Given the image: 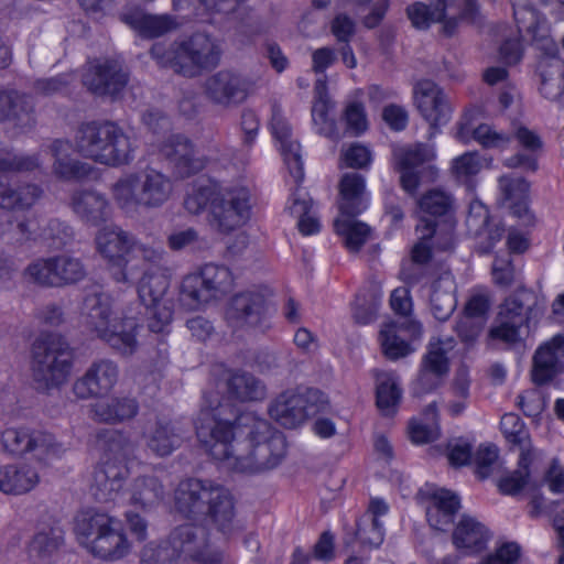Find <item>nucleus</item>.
Returning a JSON list of instances; mask_svg holds the SVG:
<instances>
[{"instance_id": "obj_1", "label": "nucleus", "mask_w": 564, "mask_h": 564, "mask_svg": "<svg viewBox=\"0 0 564 564\" xmlns=\"http://www.w3.org/2000/svg\"><path fill=\"white\" fill-rule=\"evenodd\" d=\"M228 402L215 391H206L196 421V435L217 460L243 474H260L276 468L286 457L282 432L253 412L228 420Z\"/></svg>"}, {"instance_id": "obj_2", "label": "nucleus", "mask_w": 564, "mask_h": 564, "mask_svg": "<svg viewBox=\"0 0 564 564\" xmlns=\"http://www.w3.org/2000/svg\"><path fill=\"white\" fill-rule=\"evenodd\" d=\"M175 511L185 519L210 524L224 534L237 528V503L232 492L210 479L187 478L174 490Z\"/></svg>"}, {"instance_id": "obj_3", "label": "nucleus", "mask_w": 564, "mask_h": 564, "mask_svg": "<svg viewBox=\"0 0 564 564\" xmlns=\"http://www.w3.org/2000/svg\"><path fill=\"white\" fill-rule=\"evenodd\" d=\"M183 205L193 215L207 210L208 226L220 235H229L242 227L251 216V195L242 186L196 184L185 196Z\"/></svg>"}, {"instance_id": "obj_4", "label": "nucleus", "mask_w": 564, "mask_h": 564, "mask_svg": "<svg viewBox=\"0 0 564 564\" xmlns=\"http://www.w3.org/2000/svg\"><path fill=\"white\" fill-rule=\"evenodd\" d=\"M74 145L83 158L106 166L118 167L133 160L131 138L113 121L82 122L76 129Z\"/></svg>"}, {"instance_id": "obj_5", "label": "nucleus", "mask_w": 564, "mask_h": 564, "mask_svg": "<svg viewBox=\"0 0 564 564\" xmlns=\"http://www.w3.org/2000/svg\"><path fill=\"white\" fill-rule=\"evenodd\" d=\"M82 317L85 327L119 356L130 357L138 350L137 336L140 325L137 318L115 315L108 296L102 294L86 296Z\"/></svg>"}, {"instance_id": "obj_6", "label": "nucleus", "mask_w": 564, "mask_h": 564, "mask_svg": "<svg viewBox=\"0 0 564 564\" xmlns=\"http://www.w3.org/2000/svg\"><path fill=\"white\" fill-rule=\"evenodd\" d=\"M151 56L163 67L186 77H196L203 70L219 64L221 50L217 41L206 33H195L186 40L174 42L169 47L155 43Z\"/></svg>"}, {"instance_id": "obj_7", "label": "nucleus", "mask_w": 564, "mask_h": 564, "mask_svg": "<svg viewBox=\"0 0 564 564\" xmlns=\"http://www.w3.org/2000/svg\"><path fill=\"white\" fill-rule=\"evenodd\" d=\"M117 205L127 213L159 208L173 193V182L163 172L147 166L120 177L111 187Z\"/></svg>"}, {"instance_id": "obj_8", "label": "nucleus", "mask_w": 564, "mask_h": 564, "mask_svg": "<svg viewBox=\"0 0 564 564\" xmlns=\"http://www.w3.org/2000/svg\"><path fill=\"white\" fill-rule=\"evenodd\" d=\"M74 362V351L58 334H41L31 346L30 369L37 389H58L67 382Z\"/></svg>"}, {"instance_id": "obj_9", "label": "nucleus", "mask_w": 564, "mask_h": 564, "mask_svg": "<svg viewBox=\"0 0 564 564\" xmlns=\"http://www.w3.org/2000/svg\"><path fill=\"white\" fill-rule=\"evenodd\" d=\"M75 531L80 544L101 560L117 561L130 552L131 544L119 521L107 513L83 512L76 520Z\"/></svg>"}, {"instance_id": "obj_10", "label": "nucleus", "mask_w": 564, "mask_h": 564, "mask_svg": "<svg viewBox=\"0 0 564 564\" xmlns=\"http://www.w3.org/2000/svg\"><path fill=\"white\" fill-rule=\"evenodd\" d=\"M234 275L223 264L206 263L197 272L184 276L180 302L189 311H196L212 301L225 297L234 289Z\"/></svg>"}, {"instance_id": "obj_11", "label": "nucleus", "mask_w": 564, "mask_h": 564, "mask_svg": "<svg viewBox=\"0 0 564 564\" xmlns=\"http://www.w3.org/2000/svg\"><path fill=\"white\" fill-rule=\"evenodd\" d=\"M0 443L4 453L17 457L29 455L45 466L59 459L66 452L55 435L29 425L7 427L0 434Z\"/></svg>"}, {"instance_id": "obj_12", "label": "nucleus", "mask_w": 564, "mask_h": 564, "mask_svg": "<svg viewBox=\"0 0 564 564\" xmlns=\"http://www.w3.org/2000/svg\"><path fill=\"white\" fill-rule=\"evenodd\" d=\"M534 295L527 290H519L500 305L496 324L489 329V338L514 347L522 344L528 335Z\"/></svg>"}, {"instance_id": "obj_13", "label": "nucleus", "mask_w": 564, "mask_h": 564, "mask_svg": "<svg viewBox=\"0 0 564 564\" xmlns=\"http://www.w3.org/2000/svg\"><path fill=\"white\" fill-rule=\"evenodd\" d=\"M87 274L83 261L70 254H56L31 261L23 271L24 280L39 288H64L76 284Z\"/></svg>"}, {"instance_id": "obj_14", "label": "nucleus", "mask_w": 564, "mask_h": 564, "mask_svg": "<svg viewBox=\"0 0 564 564\" xmlns=\"http://www.w3.org/2000/svg\"><path fill=\"white\" fill-rule=\"evenodd\" d=\"M169 282L158 270H145L138 284V295L149 314V328L160 333L173 317L172 307L164 300Z\"/></svg>"}, {"instance_id": "obj_15", "label": "nucleus", "mask_w": 564, "mask_h": 564, "mask_svg": "<svg viewBox=\"0 0 564 564\" xmlns=\"http://www.w3.org/2000/svg\"><path fill=\"white\" fill-rule=\"evenodd\" d=\"M321 397L322 393L314 389L286 390L271 402L269 414L280 425L295 429L317 411L316 402Z\"/></svg>"}, {"instance_id": "obj_16", "label": "nucleus", "mask_w": 564, "mask_h": 564, "mask_svg": "<svg viewBox=\"0 0 564 564\" xmlns=\"http://www.w3.org/2000/svg\"><path fill=\"white\" fill-rule=\"evenodd\" d=\"M167 540L176 560H192L202 564H231L221 553L208 550L207 533L202 527L178 525L170 533Z\"/></svg>"}, {"instance_id": "obj_17", "label": "nucleus", "mask_w": 564, "mask_h": 564, "mask_svg": "<svg viewBox=\"0 0 564 564\" xmlns=\"http://www.w3.org/2000/svg\"><path fill=\"white\" fill-rule=\"evenodd\" d=\"M251 89L249 80L230 69H221L208 76L204 83L206 98L225 109L243 102Z\"/></svg>"}, {"instance_id": "obj_18", "label": "nucleus", "mask_w": 564, "mask_h": 564, "mask_svg": "<svg viewBox=\"0 0 564 564\" xmlns=\"http://www.w3.org/2000/svg\"><path fill=\"white\" fill-rule=\"evenodd\" d=\"M454 339H437L431 341L427 352L424 355L417 379L413 388V394L421 397L441 386L449 370L447 352L453 349Z\"/></svg>"}, {"instance_id": "obj_19", "label": "nucleus", "mask_w": 564, "mask_h": 564, "mask_svg": "<svg viewBox=\"0 0 564 564\" xmlns=\"http://www.w3.org/2000/svg\"><path fill=\"white\" fill-rule=\"evenodd\" d=\"M133 238L119 227H106L98 231L96 236V246L98 252L112 267L118 268L113 272L117 282L127 283L130 281L131 272L128 269L127 256L133 248Z\"/></svg>"}, {"instance_id": "obj_20", "label": "nucleus", "mask_w": 564, "mask_h": 564, "mask_svg": "<svg viewBox=\"0 0 564 564\" xmlns=\"http://www.w3.org/2000/svg\"><path fill=\"white\" fill-rule=\"evenodd\" d=\"M414 101L419 112L430 123L433 137L436 128L446 124L452 116V107L444 90L432 80H420L414 87Z\"/></svg>"}, {"instance_id": "obj_21", "label": "nucleus", "mask_w": 564, "mask_h": 564, "mask_svg": "<svg viewBox=\"0 0 564 564\" xmlns=\"http://www.w3.org/2000/svg\"><path fill=\"white\" fill-rule=\"evenodd\" d=\"M128 79V74L116 59L95 61L89 64L83 76L84 85L94 95L111 97L124 89Z\"/></svg>"}, {"instance_id": "obj_22", "label": "nucleus", "mask_w": 564, "mask_h": 564, "mask_svg": "<svg viewBox=\"0 0 564 564\" xmlns=\"http://www.w3.org/2000/svg\"><path fill=\"white\" fill-rule=\"evenodd\" d=\"M393 158L395 169L401 173L402 188L414 195L420 186V174L415 170L435 159L434 148L425 143L405 145L394 150Z\"/></svg>"}, {"instance_id": "obj_23", "label": "nucleus", "mask_w": 564, "mask_h": 564, "mask_svg": "<svg viewBox=\"0 0 564 564\" xmlns=\"http://www.w3.org/2000/svg\"><path fill=\"white\" fill-rule=\"evenodd\" d=\"M531 379L538 386L564 372V332L541 344L532 359Z\"/></svg>"}, {"instance_id": "obj_24", "label": "nucleus", "mask_w": 564, "mask_h": 564, "mask_svg": "<svg viewBox=\"0 0 564 564\" xmlns=\"http://www.w3.org/2000/svg\"><path fill=\"white\" fill-rule=\"evenodd\" d=\"M118 379V365L110 359H98L74 382L73 391L80 399L98 397L109 392Z\"/></svg>"}, {"instance_id": "obj_25", "label": "nucleus", "mask_w": 564, "mask_h": 564, "mask_svg": "<svg viewBox=\"0 0 564 564\" xmlns=\"http://www.w3.org/2000/svg\"><path fill=\"white\" fill-rule=\"evenodd\" d=\"M160 153L181 178L189 177L205 166V160L197 156L191 140L181 134L167 138L160 147Z\"/></svg>"}, {"instance_id": "obj_26", "label": "nucleus", "mask_w": 564, "mask_h": 564, "mask_svg": "<svg viewBox=\"0 0 564 564\" xmlns=\"http://www.w3.org/2000/svg\"><path fill=\"white\" fill-rule=\"evenodd\" d=\"M10 122L21 130L32 129L36 124L33 98L14 88L0 89V123Z\"/></svg>"}, {"instance_id": "obj_27", "label": "nucleus", "mask_w": 564, "mask_h": 564, "mask_svg": "<svg viewBox=\"0 0 564 564\" xmlns=\"http://www.w3.org/2000/svg\"><path fill=\"white\" fill-rule=\"evenodd\" d=\"M186 432L180 420L156 419L144 433L145 445L154 455L165 457L182 445Z\"/></svg>"}, {"instance_id": "obj_28", "label": "nucleus", "mask_w": 564, "mask_h": 564, "mask_svg": "<svg viewBox=\"0 0 564 564\" xmlns=\"http://www.w3.org/2000/svg\"><path fill=\"white\" fill-rule=\"evenodd\" d=\"M129 469L122 462L101 459L94 471L91 492L99 502H108L116 499L128 478Z\"/></svg>"}, {"instance_id": "obj_29", "label": "nucleus", "mask_w": 564, "mask_h": 564, "mask_svg": "<svg viewBox=\"0 0 564 564\" xmlns=\"http://www.w3.org/2000/svg\"><path fill=\"white\" fill-rule=\"evenodd\" d=\"M271 131L280 142L281 153L294 182L301 183L304 178V170L301 158V147L297 141L292 140V129L282 111L274 107L271 119Z\"/></svg>"}, {"instance_id": "obj_30", "label": "nucleus", "mask_w": 564, "mask_h": 564, "mask_svg": "<svg viewBox=\"0 0 564 564\" xmlns=\"http://www.w3.org/2000/svg\"><path fill=\"white\" fill-rule=\"evenodd\" d=\"M90 412L95 422L116 425L134 419L139 412V403L131 397L111 395L93 403Z\"/></svg>"}, {"instance_id": "obj_31", "label": "nucleus", "mask_w": 564, "mask_h": 564, "mask_svg": "<svg viewBox=\"0 0 564 564\" xmlns=\"http://www.w3.org/2000/svg\"><path fill=\"white\" fill-rule=\"evenodd\" d=\"M265 313V300L259 293L243 292L232 297L226 317L232 327L257 326Z\"/></svg>"}, {"instance_id": "obj_32", "label": "nucleus", "mask_w": 564, "mask_h": 564, "mask_svg": "<svg viewBox=\"0 0 564 564\" xmlns=\"http://www.w3.org/2000/svg\"><path fill=\"white\" fill-rule=\"evenodd\" d=\"M41 481L39 470L28 462L10 463L0 467V491L20 496L32 491Z\"/></svg>"}, {"instance_id": "obj_33", "label": "nucleus", "mask_w": 564, "mask_h": 564, "mask_svg": "<svg viewBox=\"0 0 564 564\" xmlns=\"http://www.w3.org/2000/svg\"><path fill=\"white\" fill-rule=\"evenodd\" d=\"M73 212L86 224L98 226L110 215L109 202L102 193L94 189H80L70 198Z\"/></svg>"}, {"instance_id": "obj_34", "label": "nucleus", "mask_w": 564, "mask_h": 564, "mask_svg": "<svg viewBox=\"0 0 564 564\" xmlns=\"http://www.w3.org/2000/svg\"><path fill=\"white\" fill-rule=\"evenodd\" d=\"M489 539L488 528L470 516H463L452 534L453 544L465 554L481 552L486 549Z\"/></svg>"}, {"instance_id": "obj_35", "label": "nucleus", "mask_w": 564, "mask_h": 564, "mask_svg": "<svg viewBox=\"0 0 564 564\" xmlns=\"http://www.w3.org/2000/svg\"><path fill=\"white\" fill-rule=\"evenodd\" d=\"M73 145L68 140H55L50 145L54 163L52 165L53 174L63 181H77L87 177L91 167L77 159L69 158Z\"/></svg>"}, {"instance_id": "obj_36", "label": "nucleus", "mask_w": 564, "mask_h": 564, "mask_svg": "<svg viewBox=\"0 0 564 564\" xmlns=\"http://www.w3.org/2000/svg\"><path fill=\"white\" fill-rule=\"evenodd\" d=\"M42 195V188L35 184H12L0 180V209L28 210L41 199Z\"/></svg>"}, {"instance_id": "obj_37", "label": "nucleus", "mask_w": 564, "mask_h": 564, "mask_svg": "<svg viewBox=\"0 0 564 564\" xmlns=\"http://www.w3.org/2000/svg\"><path fill=\"white\" fill-rule=\"evenodd\" d=\"M498 182L503 202L509 203L511 213L522 219L524 225H532L534 217L528 207L530 184L524 178L508 176H501Z\"/></svg>"}, {"instance_id": "obj_38", "label": "nucleus", "mask_w": 564, "mask_h": 564, "mask_svg": "<svg viewBox=\"0 0 564 564\" xmlns=\"http://www.w3.org/2000/svg\"><path fill=\"white\" fill-rule=\"evenodd\" d=\"M459 507V498L455 494L445 489L434 491L426 509V518L431 528L446 531L453 523Z\"/></svg>"}, {"instance_id": "obj_39", "label": "nucleus", "mask_w": 564, "mask_h": 564, "mask_svg": "<svg viewBox=\"0 0 564 564\" xmlns=\"http://www.w3.org/2000/svg\"><path fill=\"white\" fill-rule=\"evenodd\" d=\"M421 330L422 327L416 322H409L406 325H399L395 322L384 324L380 330V343L384 356L391 360L408 356L411 348L399 333L410 332L412 335H420Z\"/></svg>"}, {"instance_id": "obj_40", "label": "nucleus", "mask_w": 564, "mask_h": 564, "mask_svg": "<svg viewBox=\"0 0 564 564\" xmlns=\"http://www.w3.org/2000/svg\"><path fill=\"white\" fill-rule=\"evenodd\" d=\"M445 0H437L433 9L422 2H415L408 7L406 14L413 26L417 29H427L431 23L443 22V31L447 35H452L457 28V19L452 18L445 20Z\"/></svg>"}, {"instance_id": "obj_41", "label": "nucleus", "mask_w": 564, "mask_h": 564, "mask_svg": "<svg viewBox=\"0 0 564 564\" xmlns=\"http://www.w3.org/2000/svg\"><path fill=\"white\" fill-rule=\"evenodd\" d=\"M376 403L383 415H393L402 399V389L394 372L376 371Z\"/></svg>"}, {"instance_id": "obj_42", "label": "nucleus", "mask_w": 564, "mask_h": 564, "mask_svg": "<svg viewBox=\"0 0 564 564\" xmlns=\"http://www.w3.org/2000/svg\"><path fill=\"white\" fill-rule=\"evenodd\" d=\"M430 310L438 321H446L456 308L455 281L449 275L435 280L432 284Z\"/></svg>"}, {"instance_id": "obj_43", "label": "nucleus", "mask_w": 564, "mask_h": 564, "mask_svg": "<svg viewBox=\"0 0 564 564\" xmlns=\"http://www.w3.org/2000/svg\"><path fill=\"white\" fill-rule=\"evenodd\" d=\"M365 178L358 173H346L339 183V212L344 215H358L364 208Z\"/></svg>"}, {"instance_id": "obj_44", "label": "nucleus", "mask_w": 564, "mask_h": 564, "mask_svg": "<svg viewBox=\"0 0 564 564\" xmlns=\"http://www.w3.org/2000/svg\"><path fill=\"white\" fill-rule=\"evenodd\" d=\"M122 21L135 30L141 36L148 39L162 36L177 28V22L167 14H124Z\"/></svg>"}, {"instance_id": "obj_45", "label": "nucleus", "mask_w": 564, "mask_h": 564, "mask_svg": "<svg viewBox=\"0 0 564 564\" xmlns=\"http://www.w3.org/2000/svg\"><path fill=\"white\" fill-rule=\"evenodd\" d=\"M164 498V487L154 475H143L133 479L130 486V501L142 509L159 505Z\"/></svg>"}, {"instance_id": "obj_46", "label": "nucleus", "mask_w": 564, "mask_h": 564, "mask_svg": "<svg viewBox=\"0 0 564 564\" xmlns=\"http://www.w3.org/2000/svg\"><path fill=\"white\" fill-rule=\"evenodd\" d=\"M356 216L340 213L334 221L337 235L341 237L345 247L350 252H358L371 235V228L366 223L357 220Z\"/></svg>"}, {"instance_id": "obj_47", "label": "nucleus", "mask_w": 564, "mask_h": 564, "mask_svg": "<svg viewBox=\"0 0 564 564\" xmlns=\"http://www.w3.org/2000/svg\"><path fill=\"white\" fill-rule=\"evenodd\" d=\"M230 397L240 402L263 400L267 395L264 383L248 372H235L227 379Z\"/></svg>"}, {"instance_id": "obj_48", "label": "nucleus", "mask_w": 564, "mask_h": 564, "mask_svg": "<svg viewBox=\"0 0 564 564\" xmlns=\"http://www.w3.org/2000/svg\"><path fill=\"white\" fill-rule=\"evenodd\" d=\"M540 91L547 99H556L564 93V62L557 57L540 62Z\"/></svg>"}, {"instance_id": "obj_49", "label": "nucleus", "mask_w": 564, "mask_h": 564, "mask_svg": "<svg viewBox=\"0 0 564 564\" xmlns=\"http://www.w3.org/2000/svg\"><path fill=\"white\" fill-rule=\"evenodd\" d=\"M104 449L102 459L112 462H122L127 464L129 457L133 455L134 445L131 440L120 431L104 430L97 435Z\"/></svg>"}, {"instance_id": "obj_50", "label": "nucleus", "mask_w": 564, "mask_h": 564, "mask_svg": "<svg viewBox=\"0 0 564 564\" xmlns=\"http://www.w3.org/2000/svg\"><path fill=\"white\" fill-rule=\"evenodd\" d=\"M422 415L423 421L413 419L409 424V436L415 444L430 443L438 437L436 402L429 404Z\"/></svg>"}, {"instance_id": "obj_51", "label": "nucleus", "mask_w": 564, "mask_h": 564, "mask_svg": "<svg viewBox=\"0 0 564 564\" xmlns=\"http://www.w3.org/2000/svg\"><path fill=\"white\" fill-rule=\"evenodd\" d=\"M63 543L61 530L44 528L37 531L28 545V554L34 560H46L53 556Z\"/></svg>"}, {"instance_id": "obj_52", "label": "nucleus", "mask_w": 564, "mask_h": 564, "mask_svg": "<svg viewBox=\"0 0 564 564\" xmlns=\"http://www.w3.org/2000/svg\"><path fill=\"white\" fill-rule=\"evenodd\" d=\"M501 431L509 443L520 447V453L525 449L535 455L531 445L530 435L519 415L507 413L500 421Z\"/></svg>"}, {"instance_id": "obj_53", "label": "nucleus", "mask_w": 564, "mask_h": 564, "mask_svg": "<svg viewBox=\"0 0 564 564\" xmlns=\"http://www.w3.org/2000/svg\"><path fill=\"white\" fill-rule=\"evenodd\" d=\"M535 455L528 452L520 453L518 469L511 475L501 478L498 482L499 490L505 495L518 494L527 484L530 476V465Z\"/></svg>"}, {"instance_id": "obj_54", "label": "nucleus", "mask_w": 564, "mask_h": 564, "mask_svg": "<svg viewBox=\"0 0 564 564\" xmlns=\"http://www.w3.org/2000/svg\"><path fill=\"white\" fill-rule=\"evenodd\" d=\"M311 209L310 202L299 192L292 194V204L289 210L292 215L299 217V230L303 235H313L319 231V223L316 218L308 215Z\"/></svg>"}, {"instance_id": "obj_55", "label": "nucleus", "mask_w": 564, "mask_h": 564, "mask_svg": "<svg viewBox=\"0 0 564 564\" xmlns=\"http://www.w3.org/2000/svg\"><path fill=\"white\" fill-rule=\"evenodd\" d=\"M420 209L433 216L445 215L453 206V197L445 191L434 188L417 200Z\"/></svg>"}, {"instance_id": "obj_56", "label": "nucleus", "mask_w": 564, "mask_h": 564, "mask_svg": "<svg viewBox=\"0 0 564 564\" xmlns=\"http://www.w3.org/2000/svg\"><path fill=\"white\" fill-rule=\"evenodd\" d=\"M176 562L169 540L150 542L140 551V564H175Z\"/></svg>"}, {"instance_id": "obj_57", "label": "nucleus", "mask_w": 564, "mask_h": 564, "mask_svg": "<svg viewBox=\"0 0 564 564\" xmlns=\"http://www.w3.org/2000/svg\"><path fill=\"white\" fill-rule=\"evenodd\" d=\"M482 160L477 152H466L452 162L451 172L456 180L466 182L482 169Z\"/></svg>"}, {"instance_id": "obj_58", "label": "nucleus", "mask_w": 564, "mask_h": 564, "mask_svg": "<svg viewBox=\"0 0 564 564\" xmlns=\"http://www.w3.org/2000/svg\"><path fill=\"white\" fill-rule=\"evenodd\" d=\"M356 538L364 546L378 547L383 542V525L376 520L361 518L357 523Z\"/></svg>"}, {"instance_id": "obj_59", "label": "nucleus", "mask_w": 564, "mask_h": 564, "mask_svg": "<svg viewBox=\"0 0 564 564\" xmlns=\"http://www.w3.org/2000/svg\"><path fill=\"white\" fill-rule=\"evenodd\" d=\"M489 212L480 200H473L466 217L468 232L474 237H481L489 225Z\"/></svg>"}, {"instance_id": "obj_60", "label": "nucleus", "mask_w": 564, "mask_h": 564, "mask_svg": "<svg viewBox=\"0 0 564 564\" xmlns=\"http://www.w3.org/2000/svg\"><path fill=\"white\" fill-rule=\"evenodd\" d=\"M499 458L498 448L495 445H481L474 455L476 474L481 478H487Z\"/></svg>"}, {"instance_id": "obj_61", "label": "nucleus", "mask_w": 564, "mask_h": 564, "mask_svg": "<svg viewBox=\"0 0 564 564\" xmlns=\"http://www.w3.org/2000/svg\"><path fill=\"white\" fill-rule=\"evenodd\" d=\"M474 139L484 148L496 149L506 147L510 138L506 133L498 132L491 126L482 123L473 131Z\"/></svg>"}, {"instance_id": "obj_62", "label": "nucleus", "mask_w": 564, "mask_h": 564, "mask_svg": "<svg viewBox=\"0 0 564 564\" xmlns=\"http://www.w3.org/2000/svg\"><path fill=\"white\" fill-rule=\"evenodd\" d=\"M40 167L37 155H1L0 172H30Z\"/></svg>"}, {"instance_id": "obj_63", "label": "nucleus", "mask_w": 564, "mask_h": 564, "mask_svg": "<svg viewBox=\"0 0 564 564\" xmlns=\"http://www.w3.org/2000/svg\"><path fill=\"white\" fill-rule=\"evenodd\" d=\"M345 121L347 129L355 135L365 132L368 128L367 115L365 107L359 101H352L345 109Z\"/></svg>"}, {"instance_id": "obj_64", "label": "nucleus", "mask_w": 564, "mask_h": 564, "mask_svg": "<svg viewBox=\"0 0 564 564\" xmlns=\"http://www.w3.org/2000/svg\"><path fill=\"white\" fill-rule=\"evenodd\" d=\"M379 300L371 295L370 299L358 295L354 305L352 317L356 323L367 325L376 319Z\"/></svg>"}]
</instances>
